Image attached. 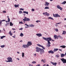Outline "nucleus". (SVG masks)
<instances>
[{
  "label": "nucleus",
  "instance_id": "f257e3e1",
  "mask_svg": "<svg viewBox=\"0 0 66 66\" xmlns=\"http://www.w3.org/2000/svg\"><path fill=\"white\" fill-rule=\"evenodd\" d=\"M37 46H39V47H42L43 49H41L40 50V54H42L44 53H45V51H44V49H45V48L43 46H42V45H41L39 44H38Z\"/></svg>",
  "mask_w": 66,
  "mask_h": 66
},
{
  "label": "nucleus",
  "instance_id": "f03ea898",
  "mask_svg": "<svg viewBox=\"0 0 66 66\" xmlns=\"http://www.w3.org/2000/svg\"><path fill=\"white\" fill-rule=\"evenodd\" d=\"M42 38L43 39H44V40H46V41H51V37H48L47 38H46L44 37H43Z\"/></svg>",
  "mask_w": 66,
  "mask_h": 66
},
{
  "label": "nucleus",
  "instance_id": "7ed1b4c3",
  "mask_svg": "<svg viewBox=\"0 0 66 66\" xmlns=\"http://www.w3.org/2000/svg\"><path fill=\"white\" fill-rule=\"evenodd\" d=\"M24 18L23 19V20L24 21H29L30 20V19L29 18H27V17L25 16Z\"/></svg>",
  "mask_w": 66,
  "mask_h": 66
},
{
  "label": "nucleus",
  "instance_id": "20e7f679",
  "mask_svg": "<svg viewBox=\"0 0 66 66\" xmlns=\"http://www.w3.org/2000/svg\"><path fill=\"white\" fill-rule=\"evenodd\" d=\"M36 52H39L40 51V50L41 49V48H40L38 47H36Z\"/></svg>",
  "mask_w": 66,
  "mask_h": 66
},
{
  "label": "nucleus",
  "instance_id": "39448f33",
  "mask_svg": "<svg viewBox=\"0 0 66 66\" xmlns=\"http://www.w3.org/2000/svg\"><path fill=\"white\" fill-rule=\"evenodd\" d=\"M61 60L63 62V63H66V59L62 58L61 59Z\"/></svg>",
  "mask_w": 66,
  "mask_h": 66
},
{
  "label": "nucleus",
  "instance_id": "423d86ee",
  "mask_svg": "<svg viewBox=\"0 0 66 66\" xmlns=\"http://www.w3.org/2000/svg\"><path fill=\"white\" fill-rule=\"evenodd\" d=\"M53 15L54 17H60V15H59L57 14H53Z\"/></svg>",
  "mask_w": 66,
  "mask_h": 66
},
{
  "label": "nucleus",
  "instance_id": "0eeeda50",
  "mask_svg": "<svg viewBox=\"0 0 66 66\" xmlns=\"http://www.w3.org/2000/svg\"><path fill=\"white\" fill-rule=\"evenodd\" d=\"M7 59L9 61H10V62H13V60H12V59L11 57H9L7 58Z\"/></svg>",
  "mask_w": 66,
  "mask_h": 66
},
{
  "label": "nucleus",
  "instance_id": "6e6552de",
  "mask_svg": "<svg viewBox=\"0 0 66 66\" xmlns=\"http://www.w3.org/2000/svg\"><path fill=\"white\" fill-rule=\"evenodd\" d=\"M32 45V44L31 42H28L27 43V45L28 47L29 46H31Z\"/></svg>",
  "mask_w": 66,
  "mask_h": 66
},
{
  "label": "nucleus",
  "instance_id": "1a4fd4ad",
  "mask_svg": "<svg viewBox=\"0 0 66 66\" xmlns=\"http://www.w3.org/2000/svg\"><path fill=\"white\" fill-rule=\"evenodd\" d=\"M22 47H23V48H27V47H28V46L27 45L23 44L22 46Z\"/></svg>",
  "mask_w": 66,
  "mask_h": 66
},
{
  "label": "nucleus",
  "instance_id": "9d476101",
  "mask_svg": "<svg viewBox=\"0 0 66 66\" xmlns=\"http://www.w3.org/2000/svg\"><path fill=\"white\" fill-rule=\"evenodd\" d=\"M57 7L58 9H60V10H62L63 9L62 7H61L59 5H57Z\"/></svg>",
  "mask_w": 66,
  "mask_h": 66
},
{
  "label": "nucleus",
  "instance_id": "9b49d317",
  "mask_svg": "<svg viewBox=\"0 0 66 66\" xmlns=\"http://www.w3.org/2000/svg\"><path fill=\"white\" fill-rule=\"evenodd\" d=\"M51 64H52L54 66H56V65H57V63H56V62L54 63V62H51Z\"/></svg>",
  "mask_w": 66,
  "mask_h": 66
},
{
  "label": "nucleus",
  "instance_id": "f8f14e48",
  "mask_svg": "<svg viewBox=\"0 0 66 66\" xmlns=\"http://www.w3.org/2000/svg\"><path fill=\"white\" fill-rule=\"evenodd\" d=\"M36 35L38 37H40V36H42V35L41 34H36Z\"/></svg>",
  "mask_w": 66,
  "mask_h": 66
},
{
  "label": "nucleus",
  "instance_id": "ddd939ff",
  "mask_svg": "<svg viewBox=\"0 0 66 66\" xmlns=\"http://www.w3.org/2000/svg\"><path fill=\"white\" fill-rule=\"evenodd\" d=\"M47 41L48 44L47 45V46L48 47H50V46H51L50 44H51V43L50 42V41Z\"/></svg>",
  "mask_w": 66,
  "mask_h": 66
},
{
  "label": "nucleus",
  "instance_id": "4468645a",
  "mask_svg": "<svg viewBox=\"0 0 66 66\" xmlns=\"http://www.w3.org/2000/svg\"><path fill=\"white\" fill-rule=\"evenodd\" d=\"M48 52L49 53H51L52 54L54 53V52H53V51L52 50L48 51Z\"/></svg>",
  "mask_w": 66,
  "mask_h": 66
},
{
  "label": "nucleus",
  "instance_id": "2eb2a0df",
  "mask_svg": "<svg viewBox=\"0 0 66 66\" xmlns=\"http://www.w3.org/2000/svg\"><path fill=\"white\" fill-rule=\"evenodd\" d=\"M45 3L46 4H44V5H45V6H48V5H49L50 4L49 3H48L47 2H46Z\"/></svg>",
  "mask_w": 66,
  "mask_h": 66
},
{
  "label": "nucleus",
  "instance_id": "dca6fc26",
  "mask_svg": "<svg viewBox=\"0 0 66 66\" xmlns=\"http://www.w3.org/2000/svg\"><path fill=\"white\" fill-rule=\"evenodd\" d=\"M29 27H35V26L34 25H33L32 24L31 25H29Z\"/></svg>",
  "mask_w": 66,
  "mask_h": 66
},
{
  "label": "nucleus",
  "instance_id": "f3484780",
  "mask_svg": "<svg viewBox=\"0 0 66 66\" xmlns=\"http://www.w3.org/2000/svg\"><path fill=\"white\" fill-rule=\"evenodd\" d=\"M18 6H19V5L18 4V5H16L15 4L14 5V7L15 8H16V7H19Z\"/></svg>",
  "mask_w": 66,
  "mask_h": 66
},
{
  "label": "nucleus",
  "instance_id": "a211bd4d",
  "mask_svg": "<svg viewBox=\"0 0 66 66\" xmlns=\"http://www.w3.org/2000/svg\"><path fill=\"white\" fill-rule=\"evenodd\" d=\"M61 57H64L65 56V55L64 54H61Z\"/></svg>",
  "mask_w": 66,
  "mask_h": 66
},
{
  "label": "nucleus",
  "instance_id": "6ab92c4d",
  "mask_svg": "<svg viewBox=\"0 0 66 66\" xmlns=\"http://www.w3.org/2000/svg\"><path fill=\"white\" fill-rule=\"evenodd\" d=\"M54 37L55 39H56V38L57 39H58V37L57 35H54Z\"/></svg>",
  "mask_w": 66,
  "mask_h": 66
},
{
  "label": "nucleus",
  "instance_id": "aec40b11",
  "mask_svg": "<svg viewBox=\"0 0 66 66\" xmlns=\"http://www.w3.org/2000/svg\"><path fill=\"white\" fill-rule=\"evenodd\" d=\"M60 47H61V48H66V46L64 45H62L60 46Z\"/></svg>",
  "mask_w": 66,
  "mask_h": 66
},
{
  "label": "nucleus",
  "instance_id": "412c9836",
  "mask_svg": "<svg viewBox=\"0 0 66 66\" xmlns=\"http://www.w3.org/2000/svg\"><path fill=\"white\" fill-rule=\"evenodd\" d=\"M11 31H10V32H9V34H10V36H12L13 35V34L12 33V32H11Z\"/></svg>",
  "mask_w": 66,
  "mask_h": 66
},
{
  "label": "nucleus",
  "instance_id": "4be33fe9",
  "mask_svg": "<svg viewBox=\"0 0 66 66\" xmlns=\"http://www.w3.org/2000/svg\"><path fill=\"white\" fill-rule=\"evenodd\" d=\"M23 13L24 14H26L27 15H28V12H27L26 11H23Z\"/></svg>",
  "mask_w": 66,
  "mask_h": 66
},
{
  "label": "nucleus",
  "instance_id": "5701e85b",
  "mask_svg": "<svg viewBox=\"0 0 66 66\" xmlns=\"http://www.w3.org/2000/svg\"><path fill=\"white\" fill-rule=\"evenodd\" d=\"M58 50H59V49L58 48H54L53 51L54 52H55L56 51H57Z\"/></svg>",
  "mask_w": 66,
  "mask_h": 66
},
{
  "label": "nucleus",
  "instance_id": "b1692460",
  "mask_svg": "<svg viewBox=\"0 0 66 66\" xmlns=\"http://www.w3.org/2000/svg\"><path fill=\"white\" fill-rule=\"evenodd\" d=\"M58 37L59 38H60L61 39H63V37L61 36V35H59L58 36Z\"/></svg>",
  "mask_w": 66,
  "mask_h": 66
},
{
  "label": "nucleus",
  "instance_id": "393cba45",
  "mask_svg": "<svg viewBox=\"0 0 66 66\" xmlns=\"http://www.w3.org/2000/svg\"><path fill=\"white\" fill-rule=\"evenodd\" d=\"M65 3H66V1H64L61 4H65Z\"/></svg>",
  "mask_w": 66,
  "mask_h": 66
},
{
  "label": "nucleus",
  "instance_id": "a878e982",
  "mask_svg": "<svg viewBox=\"0 0 66 66\" xmlns=\"http://www.w3.org/2000/svg\"><path fill=\"white\" fill-rule=\"evenodd\" d=\"M24 35L22 33H21L20 35V36H21V37H22L23 36H24Z\"/></svg>",
  "mask_w": 66,
  "mask_h": 66
},
{
  "label": "nucleus",
  "instance_id": "bb28decb",
  "mask_svg": "<svg viewBox=\"0 0 66 66\" xmlns=\"http://www.w3.org/2000/svg\"><path fill=\"white\" fill-rule=\"evenodd\" d=\"M24 56V53H22V57H23Z\"/></svg>",
  "mask_w": 66,
  "mask_h": 66
},
{
  "label": "nucleus",
  "instance_id": "cd10ccee",
  "mask_svg": "<svg viewBox=\"0 0 66 66\" xmlns=\"http://www.w3.org/2000/svg\"><path fill=\"white\" fill-rule=\"evenodd\" d=\"M63 32L62 33V34H65L66 33V32L65 31H63Z\"/></svg>",
  "mask_w": 66,
  "mask_h": 66
},
{
  "label": "nucleus",
  "instance_id": "c85d7f7f",
  "mask_svg": "<svg viewBox=\"0 0 66 66\" xmlns=\"http://www.w3.org/2000/svg\"><path fill=\"white\" fill-rule=\"evenodd\" d=\"M10 26H13V24L12 22H10Z\"/></svg>",
  "mask_w": 66,
  "mask_h": 66
},
{
  "label": "nucleus",
  "instance_id": "c756f323",
  "mask_svg": "<svg viewBox=\"0 0 66 66\" xmlns=\"http://www.w3.org/2000/svg\"><path fill=\"white\" fill-rule=\"evenodd\" d=\"M1 39H3L4 37H5V36H2V37L1 36Z\"/></svg>",
  "mask_w": 66,
  "mask_h": 66
},
{
  "label": "nucleus",
  "instance_id": "7c9ffc66",
  "mask_svg": "<svg viewBox=\"0 0 66 66\" xmlns=\"http://www.w3.org/2000/svg\"><path fill=\"white\" fill-rule=\"evenodd\" d=\"M48 19H52V20H54L52 18H51V17H49L48 18Z\"/></svg>",
  "mask_w": 66,
  "mask_h": 66
},
{
  "label": "nucleus",
  "instance_id": "2f4dec72",
  "mask_svg": "<svg viewBox=\"0 0 66 66\" xmlns=\"http://www.w3.org/2000/svg\"><path fill=\"white\" fill-rule=\"evenodd\" d=\"M0 47H1V48H4V47H5V45H1Z\"/></svg>",
  "mask_w": 66,
  "mask_h": 66
},
{
  "label": "nucleus",
  "instance_id": "473e14b6",
  "mask_svg": "<svg viewBox=\"0 0 66 66\" xmlns=\"http://www.w3.org/2000/svg\"><path fill=\"white\" fill-rule=\"evenodd\" d=\"M49 9V8L48 7H45V8H44V9Z\"/></svg>",
  "mask_w": 66,
  "mask_h": 66
},
{
  "label": "nucleus",
  "instance_id": "72a5a7b5",
  "mask_svg": "<svg viewBox=\"0 0 66 66\" xmlns=\"http://www.w3.org/2000/svg\"><path fill=\"white\" fill-rule=\"evenodd\" d=\"M55 56L56 57H59V55L58 54L56 55Z\"/></svg>",
  "mask_w": 66,
  "mask_h": 66
},
{
  "label": "nucleus",
  "instance_id": "f704fd0d",
  "mask_svg": "<svg viewBox=\"0 0 66 66\" xmlns=\"http://www.w3.org/2000/svg\"><path fill=\"white\" fill-rule=\"evenodd\" d=\"M19 13L20 14L21 13H22V12L21 11H20L19 12Z\"/></svg>",
  "mask_w": 66,
  "mask_h": 66
},
{
  "label": "nucleus",
  "instance_id": "c9c22d12",
  "mask_svg": "<svg viewBox=\"0 0 66 66\" xmlns=\"http://www.w3.org/2000/svg\"><path fill=\"white\" fill-rule=\"evenodd\" d=\"M20 10H21V11H24V9L22 8H20Z\"/></svg>",
  "mask_w": 66,
  "mask_h": 66
},
{
  "label": "nucleus",
  "instance_id": "e433bc0d",
  "mask_svg": "<svg viewBox=\"0 0 66 66\" xmlns=\"http://www.w3.org/2000/svg\"><path fill=\"white\" fill-rule=\"evenodd\" d=\"M28 65L29 66H33V65H31V64H30V63H28Z\"/></svg>",
  "mask_w": 66,
  "mask_h": 66
},
{
  "label": "nucleus",
  "instance_id": "4c0bfd02",
  "mask_svg": "<svg viewBox=\"0 0 66 66\" xmlns=\"http://www.w3.org/2000/svg\"><path fill=\"white\" fill-rule=\"evenodd\" d=\"M25 26H27V27H29V25H28L27 24H25Z\"/></svg>",
  "mask_w": 66,
  "mask_h": 66
},
{
  "label": "nucleus",
  "instance_id": "58836bf2",
  "mask_svg": "<svg viewBox=\"0 0 66 66\" xmlns=\"http://www.w3.org/2000/svg\"><path fill=\"white\" fill-rule=\"evenodd\" d=\"M32 64H35L36 63V62L35 61H34L32 62Z\"/></svg>",
  "mask_w": 66,
  "mask_h": 66
},
{
  "label": "nucleus",
  "instance_id": "ea45409f",
  "mask_svg": "<svg viewBox=\"0 0 66 66\" xmlns=\"http://www.w3.org/2000/svg\"><path fill=\"white\" fill-rule=\"evenodd\" d=\"M41 21L40 20H37L36 21V22H40Z\"/></svg>",
  "mask_w": 66,
  "mask_h": 66
},
{
  "label": "nucleus",
  "instance_id": "a19ab883",
  "mask_svg": "<svg viewBox=\"0 0 66 66\" xmlns=\"http://www.w3.org/2000/svg\"><path fill=\"white\" fill-rule=\"evenodd\" d=\"M5 62H11V61H10V60L5 61Z\"/></svg>",
  "mask_w": 66,
  "mask_h": 66
},
{
  "label": "nucleus",
  "instance_id": "79ce46f5",
  "mask_svg": "<svg viewBox=\"0 0 66 66\" xmlns=\"http://www.w3.org/2000/svg\"><path fill=\"white\" fill-rule=\"evenodd\" d=\"M19 23H21V24H23V22H22L21 21V22H19Z\"/></svg>",
  "mask_w": 66,
  "mask_h": 66
},
{
  "label": "nucleus",
  "instance_id": "37998d69",
  "mask_svg": "<svg viewBox=\"0 0 66 66\" xmlns=\"http://www.w3.org/2000/svg\"><path fill=\"white\" fill-rule=\"evenodd\" d=\"M8 22H10V18H8Z\"/></svg>",
  "mask_w": 66,
  "mask_h": 66
},
{
  "label": "nucleus",
  "instance_id": "c03bdc74",
  "mask_svg": "<svg viewBox=\"0 0 66 66\" xmlns=\"http://www.w3.org/2000/svg\"><path fill=\"white\" fill-rule=\"evenodd\" d=\"M56 24H61V22H60L59 23H56Z\"/></svg>",
  "mask_w": 66,
  "mask_h": 66
},
{
  "label": "nucleus",
  "instance_id": "a18cd8bd",
  "mask_svg": "<svg viewBox=\"0 0 66 66\" xmlns=\"http://www.w3.org/2000/svg\"><path fill=\"white\" fill-rule=\"evenodd\" d=\"M31 11H32L33 12H34V9H32Z\"/></svg>",
  "mask_w": 66,
  "mask_h": 66
},
{
  "label": "nucleus",
  "instance_id": "49530a36",
  "mask_svg": "<svg viewBox=\"0 0 66 66\" xmlns=\"http://www.w3.org/2000/svg\"><path fill=\"white\" fill-rule=\"evenodd\" d=\"M43 63H46V60H43Z\"/></svg>",
  "mask_w": 66,
  "mask_h": 66
},
{
  "label": "nucleus",
  "instance_id": "de8ad7c7",
  "mask_svg": "<svg viewBox=\"0 0 66 66\" xmlns=\"http://www.w3.org/2000/svg\"><path fill=\"white\" fill-rule=\"evenodd\" d=\"M23 29V28H20L19 29V30H22Z\"/></svg>",
  "mask_w": 66,
  "mask_h": 66
},
{
  "label": "nucleus",
  "instance_id": "09e8293b",
  "mask_svg": "<svg viewBox=\"0 0 66 66\" xmlns=\"http://www.w3.org/2000/svg\"><path fill=\"white\" fill-rule=\"evenodd\" d=\"M49 13H47V14H46V15H47V16H49Z\"/></svg>",
  "mask_w": 66,
  "mask_h": 66
},
{
  "label": "nucleus",
  "instance_id": "8fccbe9b",
  "mask_svg": "<svg viewBox=\"0 0 66 66\" xmlns=\"http://www.w3.org/2000/svg\"><path fill=\"white\" fill-rule=\"evenodd\" d=\"M55 30L56 31V32H57V31H59V30L57 29H56Z\"/></svg>",
  "mask_w": 66,
  "mask_h": 66
},
{
  "label": "nucleus",
  "instance_id": "3c124183",
  "mask_svg": "<svg viewBox=\"0 0 66 66\" xmlns=\"http://www.w3.org/2000/svg\"><path fill=\"white\" fill-rule=\"evenodd\" d=\"M3 13H6V11H3Z\"/></svg>",
  "mask_w": 66,
  "mask_h": 66
},
{
  "label": "nucleus",
  "instance_id": "603ef678",
  "mask_svg": "<svg viewBox=\"0 0 66 66\" xmlns=\"http://www.w3.org/2000/svg\"><path fill=\"white\" fill-rule=\"evenodd\" d=\"M5 21V20H1V22L2 21V22L3 21Z\"/></svg>",
  "mask_w": 66,
  "mask_h": 66
},
{
  "label": "nucleus",
  "instance_id": "864d4df0",
  "mask_svg": "<svg viewBox=\"0 0 66 66\" xmlns=\"http://www.w3.org/2000/svg\"><path fill=\"white\" fill-rule=\"evenodd\" d=\"M2 24V22L0 20V25H1Z\"/></svg>",
  "mask_w": 66,
  "mask_h": 66
},
{
  "label": "nucleus",
  "instance_id": "5fc2aeb1",
  "mask_svg": "<svg viewBox=\"0 0 66 66\" xmlns=\"http://www.w3.org/2000/svg\"><path fill=\"white\" fill-rule=\"evenodd\" d=\"M59 51H62V49H59Z\"/></svg>",
  "mask_w": 66,
  "mask_h": 66
},
{
  "label": "nucleus",
  "instance_id": "6e6d98bb",
  "mask_svg": "<svg viewBox=\"0 0 66 66\" xmlns=\"http://www.w3.org/2000/svg\"><path fill=\"white\" fill-rule=\"evenodd\" d=\"M7 24V25H9V22L8 23H6Z\"/></svg>",
  "mask_w": 66,
  "mask_h": 66
},
{
  "label": "nucleus",
  "instance_id": "4d7b16f0",
  "mask_svg": "<svg viewBox=\"0 0 66 66\" xmlns=\"http://www.w3.org/2000/svg\"><path fill=\"white\" fill-rule=\"evenodd\" d=\"M47 12H45V15H47Z\"/></svg>",
  "mask_w": 66,
  "mask_h": 66
},
{
  "label": "nucleus",
  "instance_id": "13d9d810",
  "mask_svg": "<svg viewBox=\"0 0 66 66\" xmlns=\"http://www.w3.org/2000/svg\"><path fill=\"white\" fill-rule=\"evenodd\" d=\"M16 59H17V60H18L19 61V60H20L18 58H17Z\"/></svg>",
  "mask_w": 66,
  "mask_h": 66
},
{
  "label": "nucleus",
  "instance_id": "bf43d9fd",
  "mask_svg": "<svg viewBox=\"0 0 66 66\" xmlns=\"http://www.w3.org/2000/svg\"><path fill=\"white\" fill-rule=\"evenodd\" d=\"M34 56H36V54H34Z\"/></svg>",
  "mask_w": 66,
  "mask_h": 66
},
{
  "label": "nucleus",
  "instance_id": "052dcab7",
  "mask_svg": "<svg viewBox=\"0 0 66 66\" xmlns=\"http://www.w3.org/2000/svg\"><path fill=\"white\" fill-rule=\"evenodd\" d=\"M28 26H25V28H28Z\"/></svg>",
  "mask_w": 66,
  "mask_h": 66
},
{
  "label": "nucleus",
  "instance_id": "680f3d73",
  "mask_svg": "<svg viewBox=\"0 0 66 66\" xmlns=\"http://www.w3.org/2000/svg\"><path fill=\"white\" fill-rule=\"evenodd\" d=\"M14 38H16V37H15V36H12Z\"/></svg>",
  "mask_w": 66,
  "mask_h": 66
},
{
  "label": "nucleus",
  "instance_id": "e2e57ef3",
  "mask_svg": "<svg viewBox=\"0 0 66 66\" xmlns=\"http://www.w3.org/2000/svg\"><path fill=\"white\" fill-rule=\"evenodd\" d=\"M43 61H44V60H43V59H42V60L41 61V62H43Z\"/></svg>",
  "mask_w": 66,
  "mask_h": 66
},
{
  "label": "nucleus",
  "instance_id": "0e129e2a",
  "mask_svg": "<svg viewBox=\"0 0 66 66\" xmlns=\"http://www.w3.org/2000/svg\"><path fill=\"white\" fill-rule=\"evenodd\" d=\"M17 53H18V54H19V53H19V52H17Z\"/></svg>",
  "mask_w": 66,
  "mask_h": 66
},
{
  "label": "nucleus",
  "instance_id": "69168bd1",
  "mask_svg": "<svg viewBox=\"0 0 66 66\" xmlns=\"http://www.w3.org/2000/svg\"><path fill=\"white\" fill-rule=\"evenodd\" d=\"M36 66H40V65L38 64V65H37Z\"/></svg>",
  "mask_w": 66,
  "mask_h": 66
},
{
  "label": "nucleus",
  "instance_id": "338daca9",
  "mask_svg": "<svg viewBox=\"0 0 66 66\" xmlns=\"http://www.w3.org/2000/svg\"><path fill=\"white\" fill-rule=\"evenodd\" d=\"M43 14L44 15H45V13H43Z\"/></svg>",
  "mask_w": 66,
  "mask_h": 66
},
{
  "label": "nucleus",
  "instance_id": "774afa93",
  "mask_svg": "<svg viewBox=\"0 0 66 66\" xmlns=\"http://www.w3.org/2000/svg\"><path fill=\"white\" fill-rule=\"evenodd\" d=\"M22 42V40H21L20 41V42Z\"/></svg>",
  "mask_w": 66,
  "mask_h": 66
}]
</instances>
